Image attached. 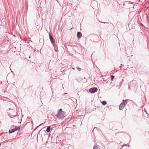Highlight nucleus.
I'll return each instance as SVG.
<instances>
[{
  "label": "nucleus",
  "instance_id": "obj_8",
  "mask_svg": "<svg viewBox=\"0 0 149 149\" xmlns=\"http://www.w3.org/2000/svg\"><path fill=\"white\" fill-rule=\"evenodd\" d=\"M99 147V146H95L93 147V149H98Z\"/></svg>",
  "mask_w": 149,
  "mask_h": 149
},
{
  "label": "nucleus",
  "instance_id": "obj_20",
  "mask_svg": "<svg viewBox=\"0 0 149 149\" xmlns=\"http://www.w3.org/2000/svg\"><path fill=\"white\" fill-rule=\"evenodd\" d=\"M127 146H129V145H128Z\"/></svg>",
  "mask_w": 149,
  "mask_h": 149
},
{
  "label": "nucleus",
  "instance_id": "obj_16",
  "mask_svg": "<svg viewBox=\"0 0 149 149\" xmlns=\"http://www.w3.org/2000/svg\"><path fill=\"white\" fill-rule=\"evenodd\" d=\"M41 125H42V124H40L39 126H38L37 127H38L39 126Z\"/></svg>",
  "mask_w": 149,
  "mask_h": 149
},
{
  "label": "nucleus",
  "instance_id": "obj_14",
  "mask_svg": "<svg viewBox=\"0 0 149 149\" xmlns=\"http://www.w3.org/2000/svg\"><path fill=\"white\" fill-rule=\"evenodd\" d=\"M127 145H127V144H125V145H123V146H122V147L120 148V149H123V147L124 146H127Z\"/></svg>",
  "mask_w": 149,
  "mask_h": 149
},
{
  "label": "nucleus",
  "instance_id": "obj_3",
  "mask_svg": "<svg viewBox=\"0 0 149 149\" xmlns=\"http://www.w3.org/2000/svg\"><path fill=\"white\" fill-rule=\"evenodd\" d=\"M97 91V89L96 87H93L90 88L89 89V92L91 93H94L96 92Z\"/></svg>",
  "mask_w": 149,
  "mask_h": 149
},
{
  "label": "nucleus",
  "instance_id": "obj_18",
  "mask_svg": "<svg viewBox=\"0 0 149 149\" xmlns=\"http://www.w3.org/2000/svg\"><path fill=\"white\" fill-rule=\"evenodd\" d=\"M72 68L74 70L75 69L74 68Z\"/></svg>",
  "mask_w": 149,
  "mask_h": 149
},
{
  "label": "nucleus",
  "instance_id": "obj_17",
  "mask_svg": "<svg viewBox=\"0 0 149 149\" xmlns=\"http://www.w3.org/2000/svg\"><path fill=\"white\" fill-rule=\"evenodd\" d=\"M67 94V93H64L63 94V95H65V94Z\"/></svg>",
  "mask_w": 149,
  "mask_h": 149
},
{
  "label": "nucleus",
  "instance_id": "obj_9",
  "mask_svg": "<svg viewBox=\"0 0 149 149\" xmlns=\"http://www.w3.org/2000/svg\"><path fill=\"white\" fill-rule=\"evenodd\" d=\"M144 15H145L146 17V18L145 19V20H146L147 22H148V19L147 17L146 16L147 14H146L145 13V14H144V15H143V16H144Z\"/></svg>",
  "mask_w": 149,
  "mask_h": 149
},
{
  "label": "nucleus",
  "instance_id": "obj_19",
  "mask_svg": "<svg viewBox=\"0 0 149 149\" xmlns=\"http://www.w3.org/2000/svg\"><path fill=\"white\" fill-rule=\"evenodd\" d=\"M141 25H142V26H143V25H142V24H141Z\"/></svg>",
  "mask_w": 149,
  "mask_h": 149
},
{
  "label": "nucleus",
  "instance_id": "obj_7",
  "mask_svg": "<svg viewBox=\"0 0 149 149\" xmlns=\"http://www.w3.org/2000/svg\"><path fill=\"white\" fill-rule=\"evenodd\" d=\"M50 129H51L50 126H48L47 128L46 131L47 132L49 133L50 132Z\"/></svg>",
  "mask_w": 149,
  "mask_h": 149
},
{
  "label": "nucleus",
  "instance_id": "obj_11",
  "mask_svg": "<svg viewBox=\"0 0 149 149\" xmlns=\"http://www.w3.org/2000/svg\"><path fill=\"white\" fill-rule=\"evenodd\" d=\"M114 76L113 75L111 76V81H113L114 78Z\"/></svg>",
  "mask_w": 149,
  "mask_h": 149
},
{
  "label": "nucleus",
  "instance_id": "obj_13",
  "mask_svg": "<svg viewBox=\"0 0 149 149\" xmlns=\"http://www.w3.org/2000/svg\"><path fill=\"white\" fill-rule=\"evenodd\" d=\"M13 129H17V130H19V128L18 127H17H17L16 126H15V128H14Z\"/></svg>",
  "mask_w": 149,
  "mask_h": 149
},
{
  "label": "nucleus",
  "instance_id": "obj_6",
  "mask_svg": "<svg viewBox=\"0 0 149 149\" xmlns=\"http://www.w3.org/2000/svg\"><path fill=\"white\" fill-rule=\"evenodd\" d=\"M16 131H17V129H12L11 130H9V133H13V132H15Z\"/></svg>",
  "mask_w": 149,
  "mask_h": 149
},
{
  "label": "nucleus",
  "instance_id": "obj_15",
  "mask_svg": "<svg viewBox=\"0 0 149 149\" xmlns=\"http://www.w3.org/2000/svg\"><path fill=\"white\" fill-rule=\"evenodd\" d=\"M100 22L102 23H106V24H108L109 23L108 22Z\"/></svg>",
  "mask_w": 149,
  "mask_h": 149
},
{
  "label": "nucleus",
  "instance_id": "obj_10",
  "mask_svg": "<svg viewBox=\"0 0 149 149\" xmlns=\"http://www.w3.org/2000/svg\"><path fill=\"white\" fill-rule=\"evenodd\" d=\"M106 104H107V102H106V101H102V104L103 105H105Z\"/></svg>",
  "mask_w": 149,
  "mask_h": 149
},
{
  "label": "nucleus",
  "instance_id": "obj_5",
  "mask_svg": "<svg viewBox=\"0 0 149 149\" xmlns=\"http://www.w3.org/2000/svg\"><path fill=\"white\" fill-rule=\"evenodd\" d=\"M82 36V34L81 32H78L77 33V36L78 38H80Z\"/></svg>",
  "mask_w": 149,
  "mask_h": 149
},
{
  "label": "nucleus",
  "instance_id": "obj_4",
  "mask_svg": "<svg viewBox=\"0 0 149 149\" xmlns=\"http://www.w3.org/2000/svg\"><path fill=\"white\" fill-rule=\"evenodd\" d=\"M49 39L50 40V41L52 43V44L53 45L55 43V41H54L53 36L51 35L50 33H49Z\"/></svg>",
  "mask_w": 149,
  "mask_h": 149
},
{
  "label": "nucleus",
  "instance_id": "obj_1",
  "mask_svg": "<svg viewBox=\"0 0 149 149\" xmlns=\"http://www.w3.org/2000/svg\"><path fill=\"white\" fill-rule=\"evenodd\" d=\"M65 112L63 111L62 109H61L58 110L57 113L55 116L57 118H61L65 117Z\"/></svg>",
  "mask_w": 149,
  "mask_h": 149
},
{
  "label": "nucleus",
  "instance_id": "obj_12",
  "mask_svg": "<svg viewBox=\"0 0 149 149\" xmlns=\"http://www.w3.org/2000/svg\"><path fill=\"white\" fill-rule=\"evenodd\" d=\"M76 68L79 71H81V68H79V67H77Z\"/></svg>",
  "mask_w": 149,
  "mask_h": 149
},
{
  "label": "nucleus",
  "instance_id": "obj_2",
  "mask_svg": "<svg viewBox=\"0 0 149 149\" xmlns=\"http://www.w3.org/2000/svg\"><path fill=\"white\" fill-rule=\"evenodd\" d=\"M127 100H125L124 102V100H123V102L120 104L119 107V110H121L125 106V104L127 103Z\"/></svg>",
  "mask_w": 149,
  "mask_h": 149
}]
</instances>
